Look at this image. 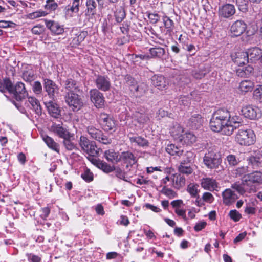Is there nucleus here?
Returning <instances> with one entry per match:
<instances>
[{"label": "nucleus", "mask_w": 262, "mask_h": 262, "mask_svg": "<svg viewBox=\"0 0 262 262\" xmlns=\"http://www.w3.org/2000/svg\"><path fill=\"white\" fill-rule=\"evenodd\" d=\"M236 126H233L229 124L227 120L215 119H214V132L221 133L222 134L227 136L231 135Z\"/></svg>", "instance_id": "obj_4"}, {"label": "nucleus", "mask_w": 262, "mask_h": 262, "mask_svg": "<svg viewBox=\"0 0 262 262\" xmlns=\"http://www.w3.org/2000/svg\"><path fill=\"white\" fill-rule=\"evenodd\" d=\"M87 132L91 137L98 141L107 144L111 142V139L103 134L102 132L93 126H89L87 128Z\"/></svg>", "instance_id": "obj_8"}, {"label": "nucleus", "mask_w": 262, "mask_h": 262, "mask_svg": "<svg viewBox=\"0 0 262 262\" xmlns=\"http://www.w3.org/2000/svg\"><path fill=\"white\" fill-rule=\"evenodd\" d=\"M43 87L49 97L54 100L59 93L58 86L52 80L49 79H45L43 80Z\"/></svg>", "instance_id": "obj_10"}, {"label": "nucleus", "mask_w": 262, "mask_h": 262, "mask_svg": "<svg viewBox=\"0 0 262 262\" xmlns=\"http://www.w3.org/2000/svg\"><path fill=\"white\" fill-rule=\"evenodd\" d=\"M199 186L194 183H190L187 188V191L191 195L192 197L195 198L198 196L199 192Z\"/></svg>", "instance_id": "obj_43"}, {"label": "nucleus", "mask_w": 262, "mask_h": 262, "mask_svg": "<svg viewBox=\"0 0 262 262\" xmlns=\"http://www.w3.org/2000/svg\"><path fill=\"white\" fill-rule=\"evenodd\" d=\"M171 185L176 189H179L185 184V178L181 174H171Z\"/></svg>", "instance_id": "obj_24"}, {"label": "nucleus", "mask_w": 262, "mask_h": 262, "mask_svg": "<svg viewBox=\"0 0 262 262\" xmlns=\"http://www.w3.org/2000/svg\"><path fill=\"white\" fill-rule=\"evenodd\" d=\"M228 118H230V112L225 108H219L214 111V119L228 120Z\"/></svg>", "instance_id": "obj_30"}, {"label": "nucleus", "mask_w": 262, "mask_h": 262, "mask_svg": "<svg viewBox=\"0 0 262 262\" xmlns=\"http://www.w3.org/2000/svg\"><path fill=\"white\" fill-rule=\"evenodd\" d=\"M149 52L152 58H161L165 54V50L161 47H155L150 49Z\"/></svg>", "instance_id": "obj_41"}, {"label": "nucleus", "mask_w": 262, "mask_h": 262, "mask_svg": "<svg viewBox=\"0 0 262 262\" xmlns=\"http://www.w3.org/2000/svg\"><path fill=\"white\" fill-rule=\"evenodd\" d=\"M114 16L117 23H121L125 17L126 14L124 10L121 7L116 8L114 13Z\"/></svg>", "instance_id": "obj_40"}, {"label": "nucleus", "mask_w": 262, "mask_h": 262, "mask_svg": "<svg viewBox=\"0 0 262 262\" xmlns=\"http://www.w3.org/2000/svg\"><path fill=\"white\" fill-rule=\"evenodd\" d=\"M235 13L234 6L232 4H227L223 5L219 9V14L225 18H229Z\"/></svg>", "instance_id": "obj_20"}, {"label": "nucleus", "mask_w": 262, "mask_h": 262, "mask_svg": "<svg viewBox=\"0 0 262 262\" xmlns=\"http://www.w3.org/2000/svg\"><path fill=\"white\" fill-rule=\"evenodd\" d=\"M196 136L190 132H186L183 134L180 142L183 144L190 145L196 141Z\"/></svg>", "instance_id": "obj_29"}, {"label": "nucleus", "mask_w": 262, "mask_h": 262, "mask_svg": "<svg viewBox=\"0 0 262 262\" xmlns=\"http://www.w3.org/2000/svg\"><path fill=\"white\" fill-rule=\"evenodd\" d=\"M42 85L39 81H36L33 85V91L36 94H40L42 92Z\"/></svg>", "instance_id": "obj_61"}, {"label": "nucleus", "mask_w": 262, "mask_h": 262, "mask_svg": "<svg viewBox=\"0 0 262 262\" xmlns=\"http://www.w3.org/2000/svg\"><path fill=\"white\" fill-rule=\"evenodd\" d=\"M163 20L166 29H167V31H172L174 26L173 21L167 16H163Z\"/></svg>", "instance_id": "obj_52"}, {"label": "nucleus", "mask_w": 262, "mask_h": 262, "mask_svg": "<svg viewBox=\"0 0 262 262\" xmlns=\"http://www.w3.org/2000/svg\"><path fill=\"white\" fill-rule=\"evenodd\" d=\"M246 52L247 54L249 61H250L251 62H254L259 59L262 54L261 50L257 47L249 49Z\"/></svg>", "instance_id": "obj_26"}, {"label": "nucleus", "mask_w": 262, "mask_h": 262, "mask_svg": "<svg viewBox=\"0 0 262 262\" xmlns=\"http://www.w3.org/2000/svg\"><path fill=\"white\" fill-rule=\"evenodd\" d=\"M51 129L60 138L66 139V138L71 137L70 132L62 124L54 123L51 126Z\"/></svg>", "instance_id": "obj_17"}, {"label": "nucleus", "mask_w": 262, "mask_h": 262, "mask_svg": "<svg viewBox=\"0 0 262 262\" xmlns=\"http://www.w3.org/2000/svg\"><path fill=\"white\" fill-rule=\"evenodd\" d=\"M96 165L99 169L102 170L106 173L113 171L115 169L114 166H111L106 162L101 160L96 161Z\"/></svg>", "instance_id": "obj_38"}, {"label": "nucleus", "mask_w": 262, "mask_h": 262, "mask_svg": "<svg viewBox=\"0 0 262 262\" xmlns=\"http://www.w3.org/2000/svg\"><path fill=\"white\" fill-rule=\"evenodd\" d=\"M90 96L91 101L97 108H102L104 106L105 100L102 93L96 89H94L90 91Z\"/></svg>", "instance_id": "obj_11"}, {"label": "nucleus", "mask_w": 262, "mask_h": 262, "mask_svg": "<svg viewBox=\"0 0 262 262\" xmlns=\"http://www.w3.org/2000/svg\"><path fill=\"white\" fill-rule=\"evenodd\" d=\"M25 105L32 109L38 116L42 113L41 107L39 101L34 97H27V100L26 101Z\"/></svg>", "instance_id": "obj_19"}, {"label": "nucleus", "mask_w": 262, "mask_h": 262, "mask_svg": "<svg viewBox=\"0 0 262 262\" xmlns=\"http://www.w3.org/2000/svg\"><path fill=\"white\" fill-rule=\"evenodd\" d=\"M58 7V4L55 2L54 0H47L46 4L45 6L46 9L50 11H54Z\"/></svg>", "instance_id": "obj_54"}, {"label": "nucleus", "mask_w": 262, "mask_h": 262, "mask_svg": "<svg viewBox=\"0 0 262 262\" xmlns=\"http://www.w3.org/2000/svg\"><path fill=\"white\" fill-rule=\"evenodd\" d=\"M202 187L206 190H211L213 188V181L211 178H203L201 181Z\"/></svg>", "instance_id": "obj_50"}, {"label": "nucleus", "mask_w": 262, "mask_h": 262, "mask_svg": "<svg viewBox=\"0 0 262 262\" xmlns=\"http://www.w3.org/2000/svg\"><path fill=\"white\" fill-rule=\"evenodd\" d=\"M132 117L140 125H144L150 120L148 114L144 109L138 108L132 114Z\"/></svg>", "instance_id": "obj_14"}, {"label": "nucleus", "mask_w": 262, "mask_h": 262, "mask_svg": "<svg viewBox=\"0 0 262 262\" xmlns=\"http://www.w3.org/2000/svg\"><path fill=\"white\" fill-rule=\"evenodd\" d=\"M241 112L245 117L251 120L257 119L261 116L259 108L252 105H246L243 106Z\"/></svg>", "instance_id": "obj_7"}, {"label": "nucleus", "mask_w": 262, "mask_h": 262, "mask_svg": "<svg viewBox=\"0 0 262 262\" xmlns=\"http://www.w3.org/2000/svg\"><path fill=\"white\" fill-rule=\"evenodd\" d=\"M226 160L228 161L229 164L231 166L236 165L238 162V159H237L235 156L233 155H229L226 157Z\"/></svg>", "instance_id": "obj_60"}, {"label": "nucleus", "mask_w": 262, "mask_h": 262, "mask_svg": "<svg viewBox=\"0 0 262 262\" xmlns=\"http://www.w3.org/2000/svg\"><path fill=\"white\" fill-rule=\"evenodd\" d=\"M174 212L178 216L181 217L184 220H186L187 217L186 214V209L182 208L181 207L179 208H176L174 210Z\"/></svg>", "instance_id": "obj_64"}, {"label": "nucleus", "mask_w": 262, "mask_h": 262, "mask_svg": "<svg viewBox=\"0 0 262 262\" xmlns=\"http://www.w3.org/2000/svg\"><path fill=\"white\" fill-rule=\"evenodd\" d=\"M170 133L174 140L179 141L184 134V128L179 124H174L170 129Z\"/></svg>", "instance_id": "obj_27"}, {"label": "nucleus", "mask_w": 262, "mask_h": 262, "mask_svg": "<svg viewBox=\"0 0 262 262\" xmlns=\"http://www.w3.org/2000/svg\"><path fill=\"white\" fill-rule=\"evenodd\" d=\"M262 183V172L256 171L245 175L243 177V184L247 186L249 192L256 191V186Z\"/></svg>", "instance_id": "obj_2"}, {"label": "nucleus", "mask_w": 262, "mask_h": 262, "mask_svg": "<svg viewBox=\"0 0 262 262\" xmlns=\"http://www.w3.org/2000/svg\"><path fill=\"white\" fill-rule=\"evenodd\" d=\"M104 157L108 162L113 163H117L120 159L118 153L115 152L113 149L106 150L104 152Z\"/></svg>", "instance_id": "obj_35"}, {"label": "nucleus", "mask_w": 262, "mask_h": 262, "mask_svg": "<svg viewBox=\"0 0 262 262\" xmlns=\"http://www.w3.org/2000/svg\"><path fill=\"white\" fill-rule=\"evenodd\" d=\"M64 88L68 93H75L79 91L76 82L72 79H68L64 82Z\"/></svg>", "instance_id": "obj_34"}, {"label": "nucleus", "mask_w": 262, "mask_h": 262, "mask_svg": "<svg viewBox=\"0 0 262 262\" xmlns=\"http://www.w3.org/2000/svg\"><path fill=\"white\" fill-rule=\"evenodd\" d=\"M231 188L241 195H243L246 191L248 192L247 186L244 185L243 184V179L242 180V184L234 183L232 185Z\"/></svg>", "instance_id": "obj_44"}, {"label": "nucleus", "mask_w": 262, "mask_h": 262, "mask_svg": "<svg viewBox=\"0 0 262 262\" xmlns=\"http://www.w3.org/2000/svg\"><path fill=\"white\" fill-rule=\"evenodd\" d=\"M254 86V82L250 80H242L239 84L238 90L242 94L251 92Z\"/></svg>", "instance_id": "obj_25"}, {"label": "nucleus", "mask_w": 262, "mask_h": 262, "mask_svg": "<svg viewBox=\"0 0 262 262\" xmlns=\"http://www.w3.org/2000/svg\"><path fill=\"white\" fill-rule=\"evenodd\" d=\"M122 160L127 164L126 167L132 166L137 162L136 158L133 154L130 151L123 152L120 158Z\"/></svg>", "instance_id": "obj_28"}, {"label": "nucleus", "mask_w": 262, "mask_h": 262, "mask_svg": "<svg viewBox=\"0 0 262 262\" xmlns=\"http://www.w3.org/2000/svg\"><path fill=\"white\" fill-rule=\"evenodd\" d=\"M71 137L63 139V145L68 150H72L76 148L75 144L70 140Z\"/></svg>", "instance_id": "obj_55"}, {"label": "nucleus", "mask_w": 262, "mask_h": 262, "mask_svg": "<svg viewBox=\"0 0 262 262\" xmlns=\"http://www.w3.org/2000/svg\"><path fill=\"white\" fill-rule=\"evenodd\" d=\"M65 101L73 111L79 110L83 105L80 96L76 93H68L65 96Z\"/></svg>", "instance_id": "obj_6"}, {"label": "nucleus", "mask_w": 262, "mask_h": 262, "mask_svg": "<svg viewBox=\"0 0 262 262\" xmlns=\"http://www.w3.org/2000/svg\"><path fill=\"white\" fill-rule=\"evenodd\" d=\"M235 141L244 146H249L254 144L255 135L251 129H239L235 137Z\"/></svg>", "instance_id": "obj_3"}, {"label": "nucleus", "mask_w": 262, "mask_h": 262, "mask_svg": "<svg viewBox=\"0 0 262 262\" xmlns=\"http://www.w3.org/2000/svg\"><path fill=\"white\" fill-rule=\"evenodd\" d=\"M247 161L249 165L253 169L262 167V151L258 150L254 151L248 158Z\"/></svg>", "instance_id": "obj_12"}, {"label": "nucleus", "mask_w": 262, "mask_h": 262, "mask_svg": "<svg viewBox=\"0 0 262 262\" xmlns=\"http://www.w3.org/2000/svg\"><path fill=\"white\" fill-rule=\"evenodd\" d=\"M79 145L82 149L88 155L92 157H97L99 154L98 148L95 143L90 141L85 136H81L79 140Z\"/></svg>", "instance_id": "obj_5"}, {"label": "nucleus", "mask_w": 262, "mask_h": 262, "mask_svg": "<svg viewBox=\"0 0 262 262\" xmlns=\"http://www.w3.org/2000/svg\"><path fill=\"white\" fill-rule=\"evenodd\" d=\"M86 13L92 17L96 14L97 3L95 0H86Z\"/></svg>", "instance_id": "obj_32"}, {"label": "nucleus", "mask_w": 262, "mask_h": 262, "mask_svg": "<svg viewBox=\"0 0 262 262\" xmlns=\"http://www.w3.org/2000/svg\"><path fill=\"white\" fill-rule=\"evenodd\" d=\"M8 91L14 95L17 101L24 99L27 95L24 84L21 82H18L14 87L9 78H5L3 80L0 79V91L5 92Z\"/></svg>", "instance_id": "obj_1"}, {"label": "nucleus", "mask_w": 262, "mask_h": 262, "mask_svg": "<svg viewBox=\"0 0 262 262\" xmlns=\"http://www.w3.org/2000/svg\"><path fill=\"white\" fill-rule=\"evenodd\" d=\"M81 177L86 182H90L93 180V174L87 168L84 169L83 172L81 174Z\"/></svg>", "instance_id": "obj_49"}, {"label": "nucleus", "mask_w": 262, "mask_h": 262, "mask_svg": "<svg viewBox=\"0 0 262 262\" xmlns=\"http://www.w3.org/2000/svg\"><path fill=\"white\" fill-rule=\"evenodd\" d=\"M229 215L235 222L238 221L242 217L241 214L236 210H232L229 212Z\"/></svg>", "instance_id": "obj_59"}, {"label": "nucleus", "mask_w": 262, "mask_h": 262, "mask_svg": "<svg viewBox=\"0 0 262 262\" xmlns=\"http://www.w3.org/2000/svg\"><path fill=\"white\" fill-rule=\"evenodd\" d=\"M94 82L97 88L101 91L106 92L111 89V80L106 75H98L96 76Z\"/></svg>", "instance_id": "obj_9"}, {"label": "nucleus", "mask_w": 262, "mask_h": 262, "mask_svg": "<svg viewBox=\"0 0 262 262\" xmlns=\"http://www.w3.org/2000/svg\"><path fill=\"white\" fill-rule=\"evenodd\" d=\"M101 125L103 126V128L105 130L110 131L115 129L116 127V122L112 117L111 118H108L107 122L103 123Z\"/></svg>", "instance_id": "obj_48"}, {"label": "nucleus", "mask_w": 262, "mask_h": 262, "mask_svg": "<svg viewBox=\"0 0 262 262\" xmlns=\"http://www.w3.org/2000/svg\"><path fill=\"white\" fill-rule=\"evenodd\" d=\"M115 172L116 176L124 181H127V180L125 179V172L122 170L120 168H115L114 170Z\"/></svg>", "instance_id": "obj_62"}, {"label": "nucleus", "mask_w": 262, "mask_h": 262, "mask_svg": "<svg viewBox=\"0 0 262 262\" xmlns=\"http://www.w3.org/2000/svg\"><path fill=\"white\" fill-rule=\"evenodd\" d=\"M80 0H72V5H68L64 9L65 15L67 17H73L74 13L79 11Z\"/></svg>", "instance_id": "obj_22"}, {"label": "nucleus", "mask_w": 262, "mask_h": 262, "mask_svg": "<svg viewBox=\"0 0 262 262\" xmlns=\"http://www.w3.org/2000/svg\"><path fill=\"white\" fill-rule=\"evenodd\" d=\"M227 122L233 126V124L238 125L242 122V119L239 116L230 113V118H228Z\"/></svg>", "instance_id": "obj_46"}, {"label": "nucleus", "mask_w": 262, "mask_h": 262, "mask_svg": "<svg viewBox=\"0 0 262 262\" xmlns=\"http://www.w3.org/2000/svg\"><path fill=\"white\" fill-rule=\"evenodd\" d=\"M87 35L86 32H80L76 34V36L73 38L72 43L73 45H79L85 38Z\"/></svg>", "instance_id": "obj_47"}, {"label": "nucleus", "mask_w": 262, "mask_h": 262, "mask_svg": "<svg viewBox=\"0 0 262 262\" xmlns=\"http://www.w3.org/2000/svg\"><path fill=\"white\" fill-rule=\"evenodd\" d=\"M223 203L225 205L229 206L233 204L238 199L237 195L231 189H226L222 193Z\"/></svg>", "instance_id": "obj_18"}, {"label": "nucleus", "mask_w": 262, "mask_h": 262, "mask_svg": "<svg viewBox=\"0 0 262 262\" xmlns=\"http://www.w3.org/2000/svg\"><path fill=\"white\" fill-rule=\"evenodd\" d=\"M254 69L250 65L246 67L238 68L236 70V75L241 77H245L250 76L253 73Z\"/></svg>", "instance_id": "obj_31"}, {"label": "nucleus", "mask_w": 262, "mask_h": 262, "mask_svg": "<svg viewBox=\"0 0 262 262\" xmlns=\"http://www.w3.org/2000/svg\"><path fill=\"white\" fill-rule=\"evenodd\" d=\"M166 150L167 153L172 156H180L183 153V150L181 149V147H178L172 144L168 145L166 148Z\"/></svg>", "instance_id": "obj_37"}, {"label": "nucleus", "mask_w": 262, "mask_h": 262, "mask_svg": "<svg viewBox=\"0 0 262 262\" xmlns=\"http://www.w3.org/2000/svg\"><path fill=\"white\" fill-rule=\"evenodd\" d=\"M247 25L244 21L237 20L235 21L230 28L232 36H240L245 31Z\"/></svg>", "instance_id": "obj_16"}, {"label": "nucleus", "mask_w": 262, "mask_h": 262, "mask_svg": "<svg viewBox=\"0 0 262 262\" xmlns=\"http://www.w3.org/2000/svg\"><path fill=\"white\" fill-rule=\"evenodd\" d=\"M44 31V27L42 25H38L34 26L32 29V32L36 35H40Z\"/></svg>", "instance_id": "obj_63"}, {"label": "nucleus", "mask_w": 262, "mask_h": 262, "mask_svg": "<svg viewBox=\"0 0 262 262\" xmlns=\"http://www.w3.org/2000/svg\"><path fill=\"white\" fill-rule=\"evenodd\" d=\"M178 171L180 173L188 176L192 173L193 169L190 166L186 165L184 162H182L178 166Z\"/></svg>", "instance_id": "obj_39"}, {"label": "nucleus", "mask_w": 262, "mask_h": 262, "mask_svg": "<svg viewBox=\"0 0 262 262\" xmlns=\"http://www.w3.org/2000/svg\"><path fill=\"white\" fill-rule=\"evenodd\" d=\"M160 185L163 187H171V174L166 176L161 181Z\"/></svg>", "instance_id": "obj_58"}, {"label": "nucleus", "mask_w": 262, "mask_h": 262, "mask_svg": "<svg viewBox=\"0 0 262 262\" xmlns=\"http://www.w3.org/2000/svg\"><path fill=\"white\" fill-rule=\"evenodd\" d=\"M47 13L42 10H38L28 14V17L31 19H34L40 17L45 16Z\"/></svg>", "instance_id": "obj_53"}, {"label": "nucleus", "mask_w": 262, "mask_h": 262, "mask_svg": "<svg viewBox=\"0 0 262 262\" xmlns=\"http://www.w3.org/2000/svg\"><path fill=\"white\" fill-rule=\"evenodd\" d=\"M233 61L238 66L249 62V58L246 52H238L231 55Z\"/></svg>", "instance_id": "obj_23"}, {"label": "nucleus", "mask_w": 262, "mask_h": 262, "mask_svg": "<svg viewBox=\"0 0 262 262\" xmlns=\"http://www.w3.org/2000/svg\"><path fill=\"white\" fill-rule=\"evenodd\" d=\"M130 141L132 143H135L140 146H147L148 143L147 140L140 136L131 137L130 138Z\"/></svg>", "instance_id": "obj_45"}, {"label": "nucleus", "mask_w": 262, "mask_h": 262, "mask_svg": "<svg viewBox=\"0 0 262 262\" xmlns=\"http://www.w3.org/2000/svg\"><path fill=\"white\" fill-rule=\"evenodd\" d=\"M49 114L53 117L55 118H59L60 115V108L59 105L52 101L47 102L45 103Z\"/></svg>", "instance_id": "obj_21"}, {"label": "nucleus", "mask_w": 262, "mask_h": 262, "mask_svg": "<svg viewBox=\"0 0 262 262\" xmlns=\"http://www.w3.org/2000/svg\"><path fill=\"white\" fill-rule=\"evenodd\" d=\"M204 163L208 168L211 169L213 167V152L212 150L208 151L205 154Z\"/></svg>", "instance_id": "obj_42"}, {"label": "nucleus", "mask_w": 262, "mask_h": 262, "mask_svg": "<svg viewBox=\"0 0 262 262\" xmlns=\"http://www.w3.org/2000/svg\"><path fill=\"white\" fill-rule=\"evenodd\" d=\"M161 192L169 198H173L176 196V192L169 187H163Z\"/></svg>", "instance_id": "obj_56"}, {"label": "nucleus", "mask_w": 262, "mask_h": 262, "mask_svg": "<svg viewBox=\"0 0 262 262\" xmlns=\"http://www.w3.org/2000/svg\"><path fill=\"white\" fill-rule=\"evenodd\" d=\"M254 98L262 103V85H259L253 91Z\"/></svg>", "instance_id": "obj_51"}, {"label": "nucleus", "mask_w": 262, "mask_h": 262, "mask_svg": "<svg viewBox=\"0 0 262 262\" xmlns=\"http://www.w3.org/2000/svg\"><path fill=\"white\" fill-rule=\"evenodd\" d=\"M23 78L26 81L31 82L34 79V74L32 71H25L23 73Z\"/></svg>", "instance_id": "obj_57"}, {"label": "nucleus", "mask_w": 262, "mask_h": 262, "mask_svg": "<svg viewBox=\"0 0 262 262\" xmlns=\"http://www.w3.org/2000/svg\"><path fill=\"white\" fill-rule=\"evenodd\" d=\"M203 120L200 115L195 114L193 115L189 121V126L192 128H198L202 123Z\"/></svg>", "instance_id": "obj_36"}, {"label": "nucleus", "mask_w": 262, "mask_h": 262, "mask_svg": "<svg viewBox=\"0 0 262 262\" xmlns=\"http://www.w3.org/2000/svg\"><path fill=\"white\" fill-rule=\"evenodd\" d=\"M42 140L51 149L57 151H59V146L58 143L55 142L53 138L48 135L42 136Z\"/></svg>", "instance_id": "obj_33"}, {"label": "nucleus", "mask_w": 262, "mask_h": 262, "mask_svg": "<svg viewBox=\"0 0 262 262\" xmlns=\"http://www.w3.org/2000/svg\"><path fill=\"white\" fill-rule=\"evenodd\" d=\"M46 27L50 30L52 34L55 35L62 34L64 32L63 26L60 25L58 22L53 20H44Z\"/></svg>", "instance_id": "obj_13"}, {"label": "nucleus", "mask_w": 262, "mask_h": 262, "mask_svg": "<svg viewBox=\"0 0 262 262\" xmlns=\"http://www.w3.org/2000/svg\"><path fill=\"white\" fill-rule=\"evenodd\" d=\"M151 83L160 90L167 89L169 82L166 78L162 75H154L151 78Z\"/></svg>", "instance_id": "obj_15"}]
</instances>
